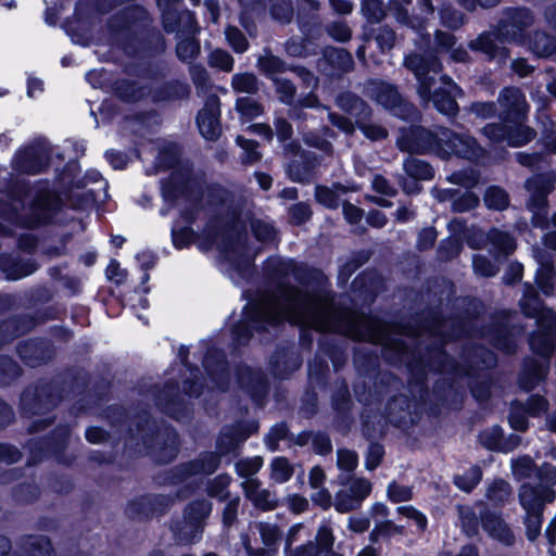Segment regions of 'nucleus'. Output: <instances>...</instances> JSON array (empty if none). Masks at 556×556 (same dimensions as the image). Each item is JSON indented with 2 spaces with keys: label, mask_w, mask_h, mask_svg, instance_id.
<instances>
[{
  "label": "nucleus",
  "mask_w": 556,
  "mask_h": 556,
  "mask_svg": "<svg viewBox=\"0 0 556 556\" xmlns=\"http://www.w3.org/2000/svg\"><path fill=\"white\" fill-rule=\"evenodd\" d=\"M260 87L261 81L253 73H238L231 77V88L236 92L255 94Z\"/></svg>",
  "instance_id": "40"
},
{
  "label": "nucleus",
  "mask_w": 556,
  "mask_h": 556,
  "mask_svg": "<svg viewBox=\"0 0 556 556\" xmlns=\"http://www.w3.org/2000/svg\"><path fill=\"white\" fill-rule=\"evenodd\" d=\"M257 66L260 71L271 77L279 73L287 71V64L279 56L274 55L269 49H264L263 53L257 59Z\"/></svg>",
  "instance_id": "36"
},
{
  "label": "nucleus",
  "mask_w": 556,
  "mask_h": 556,
  "mask_svg": "<svg viewBox=\"0 0 556 556\" xmlns=\"http://www.w3.org/2000/svg\"><path fill=\"white\" fill-rule=\"evenodd\" d=\"M440 18L442 25L451 29H458L465 23V15L451 5L440 10Z\"/></svg>",
  "instance_id": "61"
},
{
  "label": "nucleus",
  "mask_w": 556,
  "mask_h": 556,
  "mask_svg": "<svg viewBox=\"0 0 556 556\" xmlns=\"http://www.w3.org/2000/svg\"><path fill=\"white\" fill-rule=\"evenodd\" d=\"M220 101L216 94L206 98L203 109L198 113L197 123L201 135L207 140H216L222 134L219 122Z\"/></svg>",
  "instance_id": "15"
},
{
  "label": "nucleus",
  "mask_w": 556,
  "mask_h": 556,
  "mask_svg": "<svg viewBox=\"0 0 556 556\" xmlns=\"http://www.w3.org/2000/svg\"><path fill=\"white\" fill-rule=\"evenodd\" d=\"M530 50L541 58H546L556 51V38L543 31H535L529 39Z\"/></svg>",
  "instance_id": "32"
},
{
  "label": "nucleus",
  "mask_w": 556,
  "mask_h": 556,
  "mask_svg": "<svg viewBox=\"0 0 556 556\" xmlns=\"http://www.w3.org/2000/svg\"><path fill=\"white\" fill-rule=\"evenodd\" d=\"M462 365H456L454 359H450L445 351L441 348H432L421 359L422 369L429 368L441 372H454L456 375H470L473 370L481 368H491L496 364L495 355L482 348L475 346L464 351L462 354Z\"/></svg>",
  "instance_id": "5"
},
{
  "label": "nucleus",
  "mask_w": 556,
  "mask_h": 556,
  "mask_svg": "<svg viewBox=\"0 0 556 556\" xmlns=\"http://www.w3.org/2000/svg\"><path fill=\"white\" fill-rule=\"evenodd\" d=\"M263 466V458L258 455L252 458H243L237 462L236 472L239 477L249 479L254 476Z\"/></svg>",
  "instance_id": "62"
},
{
  "label": "nucleus",
  "mask_w": 556,
  "mask_h": 556,
  "mask_svg": "<svg viewBox=\"0 0 556 556\" xmlns=\"http://www.w3.org/2000/svg\"><path fill=\"white\" fill-rule=\"evenodd\" d=\"M334 535L329 521H323L318 527L315 536V546L323 554L324 552H331L334 544Z\"/></svg>",
  "instance_id": "51"
},
{
  "label": "nucleus",
  "mask_w": 556,
  "mask_h": 556,
  "mask_svg": "<svg viewBox=\"0 0 556 556\" xmlns=\"http://www.w3.org/2000/svg\"><path fill=\"white\" fill-rule=\"evenodd\" d=\"M518 28L519 27L515 23L513 24L509 18L504 16L500 21L498 26H497L498 40L502 43L520 41L521 38H520V31Z\"/></svg>",
  "instance_id": "59"
},
{
  "label": "nucleus",
  "mask_w": 556,
  "mask_h": 556,
  "mask_svg": "<svg viewBox=\"0 0 556 556\" xmlns=\"http://www.w3.org/2000/svg\"><path fill=\"white\" fill-rule=\"evenodd\" d=\"M59 402V395L54 387L42 384L27 388L21 396V405L24 414L28 416L42 415L49 412Z\"/></svg>",
  "instance_id": "13"
},
{
  "label": "nucleus",
  "mask_w": 556,
  "mask_h": 556,
  "mask_svg": "<svg viewBox=\"0 0 556 556\" xmlns=\"http://www.w3.org/2000/svg\"><path fill=\"white\" fill-rule=\"evenodd\" d=\"M258 532L263 544L268 548H276L282 538V532L277 525L260 522Z\"/></svg>",
  "instance_id": "60"
},
{
  "label": "nucleus",
  "mask_w": 556,
  "mask_h": 556,
  "mask_svg": "<svg viewBox=\"0 0 556 556\" xmlns=\"http://www.w3.org/2000/svg\"><path fill=\"white\" fill-rule=\"evenodd\" d=\"M203 457L194 458L189 462L178 464L165 470L162 475V484L179 485L182 484L175 493L178 500H186L191 496L198 489L195 482H187L189 478L194 476H210L214 473L224 456L228 454H202Z\"/></svg>",
  "instance_id": "6"
},
{
  "label": "nucleus",
  "mask_w": 556,
  "mask_h": 556,
  "mask_svg": "<svg viewBox=\"0 0 556 556\" xmlns=\"http://www.w3.org/2000/svg\"><path fill=\"white\" fill-rule=\"evenodd\" d=\"M480 522L482 529L488 533V535L498 542H502L506 545H511L514 543L515 536L503 519L501 513L491 510L489 508H483L480 510Z\"/></svg>",
  "instance_id": "17"
},
{
  "label": "nucleus",
  "mask_w": 556,
  "mask_h": 556,
  "mask_svg": "<svg viewBox=\"0 0 556 556\" xmlns=\"http://www.w3.org/2000/svg\"><path fill=\"white\" fill-rule=\"evenodd\" d=\"M361 12L369 23H379L386 17V9L380 0H362Z\"/></svg>",
  "instance_id": "55"
},
{
  "label": "nucleus",
  "mask_w": 556,
  "mask_h": 556,
  "mask_svg": "<svg viewBox=\"0 0 556 556\" xmlns=\"http://www.w3.org/2000/svg\"><path fill=\"white\" fill-rule=\"evenodd\" d=\"M236 110L245 121L253 119L263 114L264 109L260 102L253 98H239L236 101Z\"/></svg>",
  "instance_id": "52"
},
{
  "label": "nucleus",
  "mask_w": 556,
  "mask_h": 556,
  "mask_svg": "<svg viewBox=\"0 0 556 556\" xmlns=\"http://www.w3.org/2000/svg\"><path fill=\"white\" fill-rule=\"evenodd\" d=\"M257 429L258 426L255 421L226 427L220 432L217 440V447L219 452H233L240 448L241 444L248 439L250 433L255 432Z\"/></svg>",
  "instance_id": "20"
},
{
  "label": "nucleus",
  "mask_w": 556,
  "mask_h": 556,
  "mask_svg": "<svg viewBox=\"0 0 556 556\" xmlns=\"http://www.w3.org/2000/svg\"><path fill=\"white\" fill-rule=\"evenodd\" d=\"M519 304L526 316L536 319L538 330L529 339L531 350L548 357L556 348V313L542 306L536 290L530 285L525 286Z\"/></svg>",
  "instance_id": "4"
},
{
  "label": "nucleus",
  "mask_w": 556,
  "mask_h": 556,
  "mask_svg": "<svg viewBox=\"0 0 556 556\" xmlns=\"http://www.w3.org/2000/svg\"><path fill=\"white\" fill-rule=\"evenodd\" d=\"M459 521L462 532L467 538H475L479 534L480 515L470 506H459Z\"/></svg>",
  "instance_id": "42"
},
{
  "label": "nucleus",
  "mask_w": 556,
  "mask_h": 556,
  "mask_svg": "<svg viewBox=\"0 0 556 556\" xmlns=\"http://www.w3.org/2000/svg\"><path fill=\"white\" fill-rule=\"evenodd\" d=\"M363 92L366 97L403 119L413 118L417 115L414 105L403 100L393 85L378 79H369L365 81Z\"/></svg>",
  "instance_id": "7"
},
{
  "label": "nucleus",
  "mask_w": 556,
  "mask_h": 556,
  "mask_svg": "<svg viewBox=\"0 0 556 556\" xmlns=\"http://www.w3.org/2000/svg\"><path fill=\"white\" fill-rule=\"evenodd\" d=\"M511 494L510 484L502 479H494L486 489L485 496L496 505H504Z\"/></svg>",
  "instance_id": "44"
},
{
  "label": "nucleus",
  "mask_w": 556,
  "mask_h": 556,
  "mask_svg": "<svg viewBox=\"0 0 556 556\" xmlns=\"http://www.w3.org/2000/svg\"><path fill=\"white\" fill-rule=\"evenodd\" d=\"M440 142V130L433 134L424 127L414 126L401 130L396 146L401 151L408 153L433 152L437 154Z\"/></svg>",
  "instance_id": "11"
},
{
  "label": "nucleus",
  "mask_w": 556,
  "mask_h": 556,
  "mask_svg": "<svg viewBox=\"0 0 556 556\" xmlns=\"http://www.w3.org/2000/svg\"><path fill=\"white\" fill-rule=\"evenodd\" d=\"M326 61L339 72H349L354 66L352 54L342 48H329L325 51Z\"/></svg>",
  "instance_id": "39"
},
{
  "label": "nucleus",
  "mask_w": 556,
  "mask_h": 556,
  "mask_svg": "<svg viewBox=\"0 0 556 556\" xmlns=\"http://www.w3.org/2000/svg\"><path fill=\"white\" fill-rule=\"evenodd\" d=\"M213 505L205 498H195L189 502L182 511V518L186 527L192 534L202 533L205 520L210 517Z\"/></svg>",
  "instance_id": "19"
},
{
  "label": "nucleus",
  "mask_w": 556,
  "mask_h": 556,
  "mask_svg": "<svg viewBox=\"0 0 556 556\" xmlns=\"http://www.w3.org/2000/svg\"><path fill=\"white\" fill-rule=\"evenodd\" d=\"M349 191L350 189L341 184H334L331 188L318 186L315 189V198L324 206L337 208L339 206V194Z\"/></svg>",
  "instance_id": "34"
},
{
  "label": "nucleus",
  "mask_w": 556,
  "mask_h": 556,
  "mask_svg": "<svg viewBox=\"0 0 556 556\" xmlns=\"http://www.w3.org/2000/svg\"><path fill=\"white\" fill-rule=\"evenodd\" d=\"M553 188L554 181L543 175L534 176L526 181V189L530 193L528 207L533 212V223L538 227L544 228L547 226L545 207L547 204V194Z\"/></svg>",
  "instance_id": "12"
},
{
  "label": "nucleus",
  "mask_w": 556,
  "mask_h": 556,
  "mask_svg": "<svg viewBox=\"0 0 556 556\" xmlns=\"http://www.w3.org/2000/svg\"><path fill=\"white\" fill-rule=\"evenodd\" d=\"M230 483L231 477L228 473H219L207 481L206 494L218 502H225L230 497V492L228 491Z\"/></svg>",
  "instance_id": "37"
},
{
  "label": "nucleus",
  "mask_w": 556,
  "mask_h": 556,
  "mask_svg": "<svg viewBox=\"0 0 556 556\" xmlns=\"http://www.w3.org/2000/svg\"><path fill=\"white\" fill-rule=\"evenodd\" d=\"M70 429L64 426L58 427L49 438L45 439L39 451L42 452L46 450L48 452H59L61 450H65L70 447Z\"/></svg>",
  "instance_id": "41"
},
{
  "label": "nucleus",
  "mask_w": 556,
  "mask_h": 556,
  "mask_svg": "<svg viewBox=\"0 0 556 556\" xmlns=\"http://www.w3.org/2000/svg\"><path fill=\"white\" fill-rule=\"evenodd\" d=\"M518 498L526 513L544 511L545 504L555 500V492L546 485L523 483L519 488Z\"/></svg>",
  "instance_id": "16"
},
{
  "label": "nucleus",
  "mask_w": 556,
  "mask_h": 556,
  "mask_svg": "<svg viewBox=\"0 0 556 556\" xmlns=\"http://www.w3.org/2000/svg\"><path fill=\"white\" fill-rule=\"evenodd\" d=\"M309 442L315 452H329L331 450L330 440L324 433H302L295 439V444L299 446H305Z\"/></svg>",
  "instance_id": "49"
},
{
  "label": "nucleus",
  "mask_w": 556,
  "mask_h": 556,
  "mask_svg": "<svg viewBox=\"0 0 556 556\" xmlns=\"http://www.w3.org/2000/svg\"><path fill=\"white\" fill-rule=\"evenodd\" d=\"M17 351L23 361L31 367L39 365L43 361L42 350L36 342L27 341L21 343Z\"/></svg>",
  "instance_id": "54"
},
{
  "label": "nucleus",
  "mask_w": 556,
  "mask_h": 556,
  "mask_svg": "<svg viewBox=\"0 0 556 556\" xmlns=\"http://www.w3.org/2000/svg\"><path fill=\"white\" fill-rule=\"evenodd\" d=\"M482 447L493 451H508L515 450L519 446V437L510 435L506 440L503 439L502 429L497 426L485 429L479 437Z\"/></svg>",
  "instance_id": "27"
},
{
  "label": "nucleus",
  "mask_w": 556,
  "mask_h": 556,
  "mask_svg": "<svg viewBox=\"0 0 556 556\" xmlns=\"http://www.w3.org/2000/svg\"><path fill=\"white\" fill-rule=\"evenodd\" d=\"M147 11L140 7H126L121 10L109 22L110 30L115 35L116 40L124 45V49L131 53L128 37L136 35L140 27L147 25Z\"/></svg>",
  "instance_id": "10"
},
{
  "label": "nucleus",
  "mask_w": 556,
  "mask_h": 556,
  "mask_svg": "<svg viewBox=\"0 0 556 556\" xmlns=\"http://www.w3.org/2000/svg\"><path fill=\"white\" fill-rule=\"evenodd\" d=\"M325 30L339 42H348L352 38V29L344 21H332L326 25Z\"/></svg>",
  "instance_id": "64"
},
{
  "label": "nucleus",
  "mask_w": 556,
  "mask_h": 556,
  "mask_svg": "<svg viewBox=\"0 0 556 556\" xmlns=\"http://www.w3.org/2000/svg\"><path fill=\"white\" fill-rule=\"evenodd\" d=\"M21 548L28 556H55V551L49 536L29 534L21 539Z\"/></svg>",
  "instance_id": "28"
},
{
  "label": "nucleus",
  "mask_w": 556,
  "mask_h": 556,
  "mask_svg": "<svg viewBox=\"0 0 556 556\" xmlns=\"http://www.w3.org/2000/svg\"><path fill=\"white\" fill-rule=\"evenodd\" d=\"M270 478L277 483L288 482L294 473L293 466L283 456L275 457L270 464Z\"/></svg>",
  "instance_id": "47"
},
{
  "label": "nucleus",
  "mask_w": 556,
  "mask_h": 556,
  "mask_svg": "<svg viewBox=\"0 0 556 556\" xmlns=\"http://www.w3.org/2000/svg\"><path fill=\"white\" fill-rule=\"evenodd\" d=\"M486 240L498 255L508 256L516 249V241L513 236L497 228H493L486 233Z\"/></svg>",
  "instance_id": "30"
},
{
  "label": "nucleus",
  "mask_w": 556,
  "mask_h": 556,
  "mask_svg": "<svg viewBox=\"0 0 556 556\" xmlns=\"http://www.w3.org/2000/svg\"><path fill=\"white\" fill-rule=\"evenodd\" d=\"M440 147L437 155L441 159H448L452 155L475 161L482 157L484 149L477 140L466 134H457L448 128H440Z\"/></svg>",
  "instance_id": "9"
},
{
  "label": "nucleus",
  "mask_w": 556,
  "mask_h": 556,
  "mask_svg": "<svg viewBox=\"0 0 556 556\" xmlns=\"http://www.w3.org/2000/svg\"><path fill=\"white\" fill-rule=\"evenodd\" d=\"M204 367L216 387L225 390L228 386L225 355L217 349H210L204 357Z\"/></svg>",
  "instance_id": "23"
},
{
  "label": "nucleus",
  "mask_w": 556,
  "mask_h": 556,
  "mask_svg": "<svg viewBox=\"0 0 556 556\" xmlns=\"http://www.w3.org/2000/svg\"><path fill=\"white\" fill-rule=\"evenodd\" d=\"M248 498L262 511H270L278 507V500L267 489L247 490Z\"/></svg>",
  "instance_id": "43"
},
{
  "label": "nucleus",
  "mask_w": 556,
  "mask_h": 556,
  "mask_svg": "<svg viewBox=\"0 0 556 556\" xmlns=\"http://www.w3.org/2000/svg\"><path fill=\"white\" fill-rule=\"evenodd\" d=\"M536 466L529 454H522L516 459H511V472L517 480L532 477Z\"/></svg>",
  "instance_id": "48"
},
{
  "label": "nucleus",
  "mask_w": 556,
  "mask_h": 556,
  "mask_svg": "<svg viewBox=\"0 0 556 556\" xmlns=\"http://www.w3.org/2000/svg\"><path fill=\"white\" fill-rule=\"evenodd\" d=\"M336 104L340 110L355 117V122L359 118H371L370 106L355 93L349 91L339 93Z\"/></svg>",
  "instance_id": "26"
},
{
  "label": "nucleus",
  "mask_w": 556,
  "mask_h": 556,
  "mask_svg": "<svg viewBox=\"0 0 556 556\" xmlns=\"http://www.w3.org/2000/svg\"><path fill=\"white\" fill-rule=\"evenodd\" d=\"M46 482L49 490L58 495H68L75 489L73 477L60 471L49 472Z\"/></svg>",
  "instance_id": "33"
},
{
  "label": "nucleus",
  "mask_w": 556,
  "mask_h": 556,
  "mask_svg": "<svg viewBox=\"0 0 556 556\" xmlns=\"http://www.w3.org/2000/svg\"><path fill=\"white\" fill-rule=\"evenodd\" d=\"M548 371V361L528 359L519 376V386L526 391L532 390L543 381Z\"/></svg>",
  "instance_id": "25"
},
{
  "label": "nucleus",
  "mask_w": 556,
  "mask_h": 556,
  "mask_svg": "<svg viewBox=\"0 0 556 556\" xmlns=\"http://www.w3.org/2000/svg\"><path fill=\"white\" fill-rule=\"evenodd\" d=\"M498 102L507 121H520L528 111L523 93L518 88H505L498 96Z\"/></svg>",
  "instance_id": "21"
},
{
  "label": "nucleus",
  "mask_w": 556,
  "mask_h": 556,
  "mask_svg": "<svg viewBox=\"0 0 556 556\" xmlns=\"http://www.w3.org/2000/svg\"><path fill=\"white\" fill-rule=\"evenodd\" d=\"M404 66L409 70L417 80V94L425 104L433 103V106L442 114L455 116L458 113L456 97L463 96V90L447 75H442L440 80L447 87L435 89V76L442 71V63L434 55L424 56L412 53L404 59Z\"/></svg>",
  "instance_id": "3"
},
{
  "label": "nucleus",
  "mask_w": 556,
  "mask_h": 556,
  "mask_svg": "<svg viewBox=\"0 0 556 556\" xmlns=\"http://www.w3.org/2000/svg\"><path fill=\"white\" fill-rule=\"evenodd\" d=\"M403 169L407 176L415 180H430L434 176V169L430 164L413 156L404 160Z\"/></svg>",
  "instance_id": "31"
},
{
  "label": "nucleus",
  "mask_w": 556,
  "mask_h": 556,
  "mask_svg": "<svg viewBox=\"0 0 556 556\" xmlns=\"http://www.w3.org/2000/svg\"><path fill=\"white\" fill-rule=\"evenodd\" d=\"M50 160V149L45 140H38L34 144L18 151L13 161L16 170L26 174H38L43 170Z\"/></svg>",
  "instance_id": "14"
},
{
  "label": "nucleus",
  "mask_w": 556,
  "mask_h": 556,
  "mask_svg": "<svg viewBox=\"0 0 556 556\" xmlns=\"http://www.w3.org/2000/svg\"><path fill=\"white\" fill-rule=\"evenodd\" d=\"M543 511L526 513L523 520L528 541L534 542L541 534Z\"/></svg>",
  "instance_id": "58"
},
{
  "label": "nucleus",
  "mask_w": 556,
  "mask_h": 556,
  "mask_svg": "<svg viewBox=\"0 0 556 556\" xmlns=\"http://www.w3.org/2000/svg\"><path fill=\"white\" fill-rule=\"evenodd\" d=\"M238 380L240 386L249 392L252 399L261 403L267 392V382L264 375L261 371L245 367L240 369Z\"/></svg>",
  "instance_id": "24"
},
{
  "label": "nucleus",
  "mask_w": 556,
  "mask_h": 556,
  "mask_svg": "<svg viewBox=\"0 0 556 556\" xmlns=\"http://www.w3.org/2000/svg\"><path fill=\"white\" fill-rule=\"evenodd\" d=\"M165 200L174 201L186 194L197 201L201 208L204 205L217 206L218 219L214 233L208 236L220 252L228 271H236L241 277L250 273L257 250L248 245L245 222L249 219L254 237L263 243H271L277 239L275 228L261 219H251L244 210L245 202L235 198L219 186L203 187L202 182L191 177L188 164H181L169 178L162 184Z\"/></svg>",
  "instance_id": "2"
},
{
  "label": "nucleus",
  "mask_w": 556,
  "mask_h": 556,
  "mask_svg": "<svg viewBox=\"0 0 556 556\" xmlns=\"http://www.w3.org/2000/svg\"><path fill=\"white\" fill-rule=\"evenodd\" d=\"M496 38L498 39L497 34L483 31L468 42V48L471 51L483 53L490 61L505 62L508 59V51L496 45Z\"/></svg>",
  "instance_id": "22"
},
{
  "label": "nucleus",
  "mask_w": 556,
  "mask_h": 556,
  "mask_svg": "<svg viewBox=\"0 0 556 556\" xmlns=\"http://www.w3.org/2000/svg\"><path fill=\"white\" fill-rule=\"evenodd\" d=\"M41 495V489L36 482H20L11 490L12 500L21 505L36 503Z\"/></svg>",
  "instance_id": "29"
},
{
  "label": "nucleus",
  "mask_w": 556,
  "mask_h": 556,
  "mask_svg": "<svg viewBox=\"0 0 556 556\" xmlns=\"http://www.w3.org/2000/svg\"><path fill=\"white\" fill-rule=\"evenodd\" d=\"M405 533L404 526H399L392 520L386 519L375 525L369 533V541L371 544H377L381 539L389 540L394 535H403Z\"/></svg>",
  "instance_id": "35"
},
{
  "label": "nucleus",
  "mask_w": 556,
  "mask_h": 556,
  "mask_svg": "<svg viewBox=\"0 0 556 556\" xmlns=\"http://www.w3.org/2000/svg\"><path fill=\"white\" fill-rule=\"evenodd\" d=\"M176 52L181 61L188 62L200 53V45L193 38H181L177 42Z\"/></svg>",
  "instance_id": "63"
},
{
  "label": "nucleus",
  "mask_w": 556,
  "mask_h": 556,
  "mask_svg": "<svg viewBox=\"0 0 556 556\" xmlns=\"http://www.w3.org/2000/svg\"><path fill=\"white\" fill-rule=\"evenodd\" d=\"M482 479V470L479 466H471L463 475L454 477V484L464 492L470 493L480 483Z\"/></svg>",
  "instance_id": "45"
},
{
  "label": "nucleus",
  "mask_w": 556,
  "mask_h": 556,
  "mask_svg": "<svg viewBox=\"0 0 556 556\" xmlns=\"http://www.w3.org/2000/svg\"><path fill=\"white\" fill-rule=\"evenodd\" d=\"M266 271L278 280L291 275L304 290L279 283L275 291L264 292L250 303L244 318L232 331L239 344H244L250 339L252 326L255 330H262L288 320L303 328L333 331L355 340H367L382 345L394 344L401 359L406 354V345L390 338V326L384 321L336 307L332 293L328 289V279L323 271L281 257L268 258Z\"/></svg>",
  "instance_id": "1"
},
{
  "label": "nucleus",
  "mask_w": 556,
  "mask_h": 556,
  "mask_svg": "<svg viewBox=\"0 0 556 556\" xmlns=\"http://www.w3.org/2000/svg\"><path fill=\"white\" fill-rule=\"evenodd\" d=\"M504 16L509 18L513 24L515 23L519 27L518 29L520 31L521 39L523 36V31L528 27H530L534 22L532 13L528 9H525V8L507 9L504 12Z\"/></svg>",
  "instance_id": "53"
},
{
  "label": "nucleus",
  "mask_w": 556,
  "mask_h": 556,
  "mask_svg": "<svg viewBox=\"0 0 556 556\" xmlns=\"http://www.w3.org/2000/svg\"><path fill=\"white\" fill-rule=\"evenodd\" d=\"M174 502L169 494L143 493L128 500L124 513L129 520L147 522L166 515Z\"/></svg>",
  "instance_id": "8"
},
{
  "label": "nucleus",
  "mask_w": 556,
  "mask_h": 556,
  "mask_svg": "<svg viewBox=\"0 0 556 556\" xmlns=\"http://www.w3.org/2000/svg\"><path fill=\"white\" fill-rule=\"evenodd\" d=\"M466 331V325L460 318L440 320L438 317H433L425 323L420 334L428 333L441 343L447 339L460 337Z\"/></svg>",
  "instance_id": "18"
},
{
  "label": "nucleus",
  "mask_w": 556,
  "mask_h": 556,
  "mask_svg": "<svg viewBox=\"0 0 556 556\" xmlns=\"http://www.w3.org/2000/svg\"><path fill=\"white\" fill-rule=\"evenodd\" d=\"M117 96L128 102L140 100L146 91L143 88L138 87L135 83L128 80H121L116 83L115 87Z\"/></svg>",
  "instance_id": "57"
},
{
  "label": "nucleus",
  "mask_w": 556,
  "mask_h": 556,
  "mask_svg": "<svg viewBox=\"0 0 556 556\" xmlns=\"http://www.w3.org/2000/svg\"><path fill=\"white\" fill-rule=\"evenodd\" d=\"M484 203L491 210L503 211L508 207L509 199L505 190L498 187H490L484 193Z\"/></svg>",
  "instance_id": "50"
},
{
  "label": "nucleus",
  "mask_w": 556,
  "mask_h": 556,
  "mask_svg": "<svg viewBox=\"0 0 556 556\" xmlns=\"http://www.w3.org/2000/svg\"><path fill=\"white\" fill-rule=\"evenodd\" d=\"M520 121H515V126H509L508 144L511 147H520L529 143L535 137V131L525 126Z\"/></svg>",
  "instance_id": "46"
},
{
  "label": "nucleus",
  "mask_w": 556,
  "mask_h": 556,
  "mask_svg": "<svg viewBox=\"0 0 556 556\" xmlns=\"http://www.w3.org/2000/svg\"><path fill=\"white\" fill-rule=\"evenodd\" d=\"M177 399L176 387L166 386L162 394L157 396L156 405L169 416L180 418V402Z\"/></svg>",
  "instance_id": "38"
},
{
  "label": "nucleus",
  "mask_w": 556,
  "mask_h": 556,
  "mask_svg": "<svg viewBox=\"0 0 556 556\" xmlns=\"http://www.w3.org/2000/svg\"><path fill=\"white\" fill-rule=\"evenodd\" d=\"M180 149L175 143H166L161 148L156 160V166L161 168H172L178 164Z\"/></svg>",
  "instance_id": "56"
}]
</instances>
